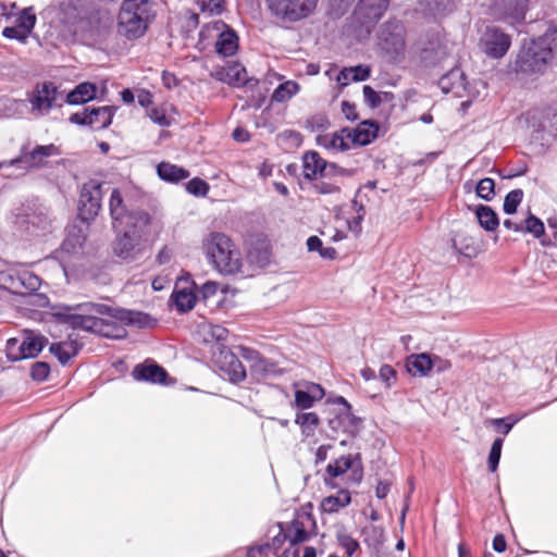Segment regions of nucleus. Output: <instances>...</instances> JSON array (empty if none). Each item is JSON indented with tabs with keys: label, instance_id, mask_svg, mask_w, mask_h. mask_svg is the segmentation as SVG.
Returning a JSON list of instances; mask_svg holds the SVG:
<instances>
[{
	"label": "nucleus",
	"instance_id": "f257e3e1",
	"mask_svg": "<svg viewBox=\"0 0 557 557\" xmlns=\"http://www.w3.org/2000/svg\"><path fill=\"white\" fill-rule=\"evenodd\" d=\"M52 315L55 320L73 329L65 341L52 343L49 351L59 360L66 364L75 357L82 348L78 342L76 330H84L98 334L103 337L117 338L122 336L123 329L113 325L98 315H108L120 320L127 319L131 323L139 326L146 325L147 314L140 312L121 311L104 304L83 302L74 306H55L52 308Z\"/></svg>",
	"mask_w": 557,
	"mask_h": 557
},
{
	"label": "nucleus",
	"instance_id": "f03ea898",
	"mask_svg": "<svg viewBox=\"0 0 557 557\" xmlns=\"http://www.w3.org/2000/svg\"><path fill=\"white\" fill-rule=\"evenodd\" d=\"M62 36L66 41L94 40L101 35L99 12L66 4L61 11Z\"/></svg>",
	"mask_w": 557,
	"mask_h": 557
},
{
	"label": "nucleus",
	"instance_id": "7ed1b4c3",
	"mask_svg": "<svg viewBox=\"0 0 557 557\" xmlns=\"http://www.w3.org/2000/svg\"><path fill=\"white\" fill-rule=\"evenodd\" d=\"M154 17L150 0H123L117 15V33L127 40L141 38Z\"/></svg>",
	"mask_w": 557,
	"mask_h": 557
},
{
	"label": "nucleus",
	"instance_id": "20e7f679",
	"mask_svg": "<svg viewBox=\"0 0 557 557\" xmlns=\"http://www.w3.org/2000/svg\"><path fill=\"white\" fill-rule=\"evenodd\" d=\"M202 250L213 265L222 274H237L242 271L240 252L232 239L220 232H211L202 239Z\"/></svg>",
	"mask_w": 557,
	"mask_h": 557
},
{
	"label": "nucleus",
	"instance_id": "39448f33",
	"mask_svg": "<svg viewBox=\"0 0 557 557\" xmlns=\"http://www.w3.org/2000/svg\"><path fill=\"white\" fill-rule=\"evenodd\" d=\"M59 97L58 86L53 82H41L27 92L25 100L8 99L5 108L10 111L9 115L21 116L29 103L30 113L40 117L49 114L53 108L61 107V103L58 102Z\"/></svg>",
	"mask_w": 557,
	"mask_h": 557
},
{
	"label": "nucleus",
	"instance_id": "423d86ee",
	"mask_svg": "<svg viewBox=\"0 0 557 557\" xmlns=\"http://www.w3.org/2000/svg\"><path fill=\"white\" fill-rule=\"evenodd\" d=\"M556 33H545L536 39L524 42L515 62L516 71L522 74L543 73L553 59L550 41Z\"/></svg>",
	"mask_w": 557,
	"mask_h": 557
},
{
	"label": "nucleus",
	"instance_id": "0eeeda50",
	"mask_svg": "<svg viewBox=\"0 0 557 557\" xmlns=\"http://www.w3.org/2000/svg\"><path fill=\"white\" fill-rule=\"evenodd\" d=\"M132 220V216L129 218ZM134 222L123 224L121 228H113L116 237L113 251L122 260H134L140 252V244L147 227L150 225V214H140L133 218Z\"/></svg>",
	"mask_w": 557,
	"mask_h": 557
},
{
	"label": "nucleus",
	"instance_id": "6e6552de",
	"mask_svg": "<svg viewBox=\"0 0 557 557\" xmlns=\"http://www.w3.org/2000/svg\"><path fill=\"white\" fill-rule=\"evenodd\" d=\"M388 4L389 0H359L351 16V26L358 39L367 38L371 34Z\"/></svg>",
	"mask_w": 557,
	"mask_h": 557
},
{
	"label": "nucleus",
	"instance_id": "1a4fd4ad",
	"mask_svg": "<svg viewBox=\"0 0 557 557\" xmlns=\"http://www.w3.org/2000/svg\"><path fill=\"white\" fill-rule=\"evenodd\" d=\"M267 4L276 18L295 23L310 16L317 8L318 0H267Z\"/></svg>",
	"mask_w": 557,
	"mask_h": 557
},
{
	"label": "nucleus",
	"instance_id": "9d476101",
	"mask_svg": "<svg viewBox=\"0 0 557 557\" xmlns=\"http://www.w3.org/2000/svg\"><path fill=\"white\" fill-rule=\"evenodd\" d=\"M48 339L35 332H26L23 339L9 338L5 355L10 361H20L37 357L45 348Z\"/></svg>",
	"mask_w": 557,
	"mask_h": 557
},
{
	"label": "nucleus",
	"instance_id": "9b49d317",
	"mask_svg": "<svg viewBox=\"0 0 557 557\" xmlns=\"http://www.w3.org/2000/svg\"><path fill=\"white\" fill-rule=\"evenodd\" d=\"M379 46L391 61H397L405 51V29L399 21H387L381 26Z\"/></svg>",
	"mask_w": 557,
	"mask_h": 557
},
{
	"label": "nucleus",
	"instance_id": "f8f14e48",
	"mask_svg": "<svg viewBox=\"0 0 557 557\" xmlns=\"http://www.w3.org/2000/svg\"><path fill=\"white\" fill-rule=\"evenodd\" d=\"M103 184L97 180H89L81 189L79 216L84 221L94 220L101 210Z\"/></svg>",
	"mask_w": 557,
	"mask_h": 557
},
{
	"label": "nucleus",
	"instance_id": "ddd939ff",
	"mask_svg": "<svg viewBox=\"0 0 557 557\" xmlns=\"http://www.w3.org/2000/svg\"><path fill=\"white\" fill-rule=\"evenodd\" d=\"M528 5L529 0H493L490 14L496 21L516 25L524 21Z\"/></svg>",
	"mask_w": 557,
	"mask_h": 557
},
{
	"label": "nucleus",
	"instance_id": "4468645a",
	"mask_svg": "<svg viewBox=\"0 0 557 557\" xmlns=\"http://www.w3.org/2000/svg\"><path fill=\"white\" fill-rule=\"evenodd\" d=\"M312 524L313 521L310 515L298 516L290 523L284 524V532L288 539V548H284L283 553L275 557H289L290 550L294 557H299V548L296 546L309 540L308 527Z\"/></svg>",
	"mask_w": 557,
	"mask_h": 557
},
{
	"label": "nucleus",
	"instance_id": "2eb2a0df",
	"mask_svg": "<svg viewBox=\"0 0 557 557\" xmlns=\"http://www.w3.org/2000/svg\"><path fill=\"white\" fill-rule=\"evenodd\" d=\"M510 45V37L496 27H486L480 39L482 51L494 59L504 57Z\"/></svg>",
	"mask_w": 557,
	"mask_h": 557
},
{
	"label": "nucleus",
	"instance_id": "dca6fc26",
	"mask_svg": "<svg viewBox=\"0 0 557 557\" xmlns=\"http://www.w3.org/2000/svg\"><path fill=\"white\" fill-rule=\"evenodd\" d=\"M221 376L232 383H239L246 379V370L242 361L228 349H221L214 360Z\"/></svg>",
	"mask_w": 557,
	"mask_h": 557
},
{
	"label": "nucleus",
	"instance_id": "f3484780",
	"mask_svg": "<svg viewBox=\"0 0 557 557\" xmlns=\"http://www.w3.org/2000/svg\"><path fill=\"white\" fill-rule=\"evenodd\" d=\"M109 210L112 219V227L121 228L123 224L133 223L134 220L129 219L135 218V215L140 214H149L145 210H128L126 205L124 203V199L121 195V191L115 188L112 190L110 200H109Z\"/></svg>",
	"mask_w": 557,
	"mask_h": 557
},
{
	"label": "nucleus",
	"instance_id": "a211bd4d",
	"mask_svg": "<svg viewBox=\"0 0 557 557\" xmlns=\"http://www.w3.org/2000/svg\"><path fill=\"white\" fill-rule=\"evenodd\" d=\"M304 177L309 181L326 178L336 172L335 164H329L315 151H309L304 156Z\"/></svg>",
	"mask_w": 557,
	"mask_h": 557
},
{
	"label": "nucleus",
	"instance_id": "6ab92c4d",
	"mask_svg": "<svg viewBox=\"0 0 557 557\" xmlns=\"http://www.w3.org/2000/svg\"><path fill=\"white\" fill-rule=\"evenodd\" d=\"M54 145H46V146H37L29 153L10 160V166H16L20 169H29L39 166L44 160V158L50 157L55 152Z\"/></svg>",
	"mask_w": 557,
	"mask_h": 557
},
{
	"label": "nucleus",
	"instance_id": "aec40b11",
	"mask_svg": "<svg viewBox=\"0 0 557 557\" xmlns=\"http://www.w3.org/2000/svg\"><path fill=\"white\" fill-rule=\"evenodd\" d=\"M132 375L136 381L161 384L165 382L168 373L159 364L145 361L134 368Z\"/></svg>",
	"mask_w": 557,
	"mask_h": 557
},
{
	"label": "nucleus",
	"instance_id": "412c9836",
	"mask_svg": "<svg viewBox=\"0 0 557 557\" xmlns=\"http://www.w3.org/2000/svg\"><path fill=\"white\" fill-rule=\"evenodd\" d=\"M317 140L320 146L334 151H346L354 147L349 128H343L331 135L319 136Z\"/></svg>",
	"mask_w": 557,
	"mask_h": 557
},
{
	"label": "nucleus",
	"instance_id": "4be33fe9",
	"mask_svg": "<svg viewBox=\"0 0 557 557\" xmlns=\"http://www.w3.org/2000/svg\"><path fill=\"white\" fill-rule=\"evenodd\" d=\"M438 86L444 94L453 92L455 96L461 97L466 90L463 72L458 67L453 69L440 78Z\"/></svg>",
	"mask_w": 557,
	"mask_h": 557
},
{
	"label": "nucleus",
	"instance_id": "5701e85b",
	"mask_svg": "<svg viewBox=\"0 0 557 557\" xmlns=\"http://www.w3.org/2000/svg\"><path fill=\"white\" fill-rule=\"evenodd\" d=\"M324 389L315 383H307L304 389L295 392V406L299 409H309L315 401L322 399Z\"/></svg>",
	"mask_w": 557,
	"mask_h": 557
},
{
	"label": "nucleus",
	"instance_id": "b1692460",
	"mask_svg": "<svg viewBox=\"0 0 557 557\" xmlns=\"http://www.w3.org/2000/svg\"><path fill=\"white\" fill-rule=\"evenodd\" d=\"M218 81L227 83L234 87H242L248 83L247 71L239 64H233L227 69H221L212 74Z\"/></svg>",
	"mask_w": 557,
	"mask_h": 557
},
{
	"label": "nucleus",
	"instance_id": "393cba45",
	"mask_svg": "<svg viewBox=\"0 0 557 557\" xmlns=\"http://www.w3.org/2000/svg\"><path fill=\"white\" fill-rule=\"evenodd\" d=\"M379 126L373 121H363L355 129H349L354 146L369 145L377 136Z\"/></svg>",
	"mask_w": 557,
	"mask_h": 557
},
{
	"label": "nucleus",
	"instance_id": "a878e982",
	"mask_svg": "<svg viewBox=\"0 0 557 557\" xmlns=\"http://www.w3.org/2000/svg\"><path fill=\"white\" fill-rule=\"evenodd\" d=\"M215 52L221 57H231L238 49L237 34L226 25L225 30L220 34L219 39L214 42Z\"/></svg>",
	"mask_w": 557,
	"mask_h": 557
},
{
	"label": "nucleus",
	"instance_id": "bb28decb",
	"mask_svg": "<svg viewBox=\"0 0 557 557\" xmlns=\"http://www.w3.org/2000/svg\"><path fill=\"white\" fill-rule=\"evenodd\" d=\"M407 371L413 376H426L432 370L431 355L413 354L407 358Z\"/></svg>",
	"mask_w": 557,
	"mask_h": 557
},
{
	"label": "nucleus",
	"instance_id": "cd10ccee",
	"mask_svg": "<svg viewBox=\"0 0 557 557\" xmlns=\"http://www.w3.org/2000/svg\"><path fill=\"white\" fill-rule=\"evenodd\" d=\"M97 86L89 82L78 84L66 96L69 104H83L96 98Z\"/></svg>",
	"mask_w": 557,
	"mask_h": 557
},
{
	"label": "nucleus",
	"instance_id": "c85d7f7f",
	"mask_svg": "<svg viewBox=\"0 0 557 557\" xmlns=\"http://www.w3.org/2000/svg\"><path fill=\"white\" fill-rule=\"evenodd\" d=\"M371 70L366 65L343 69L336 76L337 83L345 87L351 82H363L370 77Z\"/></svg>",
	"mask_w": 557,
	"mask_h": 557
},
{
	"label": "nucleus",
	"instance_id": "c756f323",
	"mask_svg": "<svg viewBox=\"0 0 557 557\" xmlns=\"http://www.w3.org/2000/svg\"><path fill=\"white\" fill-rule=\"evenodd\" d=\"M158 176L169 183H178L189 177V172L182 166L170 162H161L157 166Z\"/></svg>",
	"mask_w": 557,
	"mask_h": 557
},
{
	"label": "nucleus",
	"instance_id": "7c9ffc66",
	"mask_svg": "<svg viewBox=\"0 0 557 557\" xmlns=\"http://www.w3.org/2000/svg\"><path fill=\"white\" fill-rule=\"evenodd\" d=\"M251 372L259 379H264L270 375H275L278 371L275 363L261 357L257 351H250Z\"/></svg>",
	"mask_w": 557,
	"mask_h": 557
},
{
	"label": "nucleus",
	"instance_id": "2f4dec72",
	"mask_svg": "<svg viewBox=\"0 0 557 557\" xmlns=\"http://www.w3.org/2000/svg\"><path fill=\"white\" fill-rule=\"evenodd\" d=\"M475 215L478 218L480 226L484 228L486 232H494L499 225V220L496 212L488 206H476Z\"/></svg>",
	"mask_w": 557,
	"mask_h": 557
},
{
	"label": "nucleus",
	"instance_id": "473e14b6",
	"mask_svg": "<svg viewBox=\"0 0 557 557\" xmlns=\"http://www.w3.org/2000/svg\"><path fill=\"white\" fill-rule=\"evenodd\" d=\"M114 111L115 109L109 106L91 108L90 127L92 129H103L108 127L112 122Z\"/></svg>",
	"mask_w": 557,
	"mask_h": 557
},
{
	"label": "nucleus",
	"instance_id": "72a5a7b5",
	"mask_svg": "<svg viewBox=\"0 0 557 557\" xmlns=\"http://www.w3.org/2000/svg\"><path fill=\"white\" fill-rule=\"evenodd\" d=\"M199 333L202 336L203 341L207 343L225 342L228 335V331L224 326L212 324L210 322H203L202 324H200Z\"/></svg>",
	"mask_w": 557,
	"mask_h": 557
},
{
	"label": "nucleus",
	"instance_id": "f704fd0d",
	"mask_svg": "<svg viewBox=\"0 0 557 557\" xmlns=\"http://www.w3.org/2000/svg\"><path fill=\"white\" fill-rule=\"evenodd\" d=\"M227 24L221 20H215L205 24L199 32V44L206 47L210 41L219 39L220 34L225 30Z\"/></svg>",
	"mask_w": 557,
	"mask_h": 557
},
{
	"label": "nucleus",
	"instance_id": "c9c22d12",
	"mask_svg": "<svg viewBox=\"0 0 557 557\" xmlns=\"http://www.w3.org/2000/svg\"><path fill=\"white\" fill-rule=\"evenodd\" d=\"M300 90V86L295 81H285L281 83L271 96L272 102L283 103L290 100Z\"/></svg>",
	"mask_w": 557,
	"mask_h": 557
},
{
	"label": "nucleus",
	"instance_id": "e433bc0d",
	"mask_svg": "<svg viewBox=\"0 0 557 557\" xmlns=\"http://www.w3.org/2000/svg\"><path fill=\"white\" fill-rule=\"evenodd\" d=\"M172 300L180 312H186L194 308L196 304V295L189 288H175Z\"/></svg>",
	"mask_w": 557,
	"mask_h": 557
},
{
	"label": "nucleus",
	"instance_id": "4c0bfd02",
	"mask_svg": "<svg viewBox=\"0 0 557 557\" xmlns=\"http://www.w3.org/2000/svg\"><path fill=\"white\" fill-rule=\"evenodd\" d=\"M350 500V493L346 490H341L336 495L324 498L322 502V508L325 512H336L341 508L349 505Z\"/></svg>",
	"mask_w": 557,
	"mask_h": 557
},
{
	"label": "nucleus",
	"instance_id": "58836bf2",
	"mask_svg": "<svg viewBox=\"0 0 557 557\" xmlns=\"http://www.w3.org/2000/svg\"><path fill=\"white\" fill-rule=\"evenodd\" d=\"M18 295H27L36 292L40 287V278L33 272L22 269L18 275Z\"/></svg>",
	"mask_w": 557,
	"mask_h": 557
},
{
	"label": "nucleus",
	"instance_id": "ea45409f",
	"mask_svg": "<svg viewBox=\"0 0 557 557\" xmlns=\"http://www.w3.org/2000/svg\"><path fill=\"white\" fill-rule=\"evenodd\" d=\"M295 422L300 426L302 435L310 437L314 434L320 423V419L315 412H305L298 413Z\"/></svg>",
	"mask_w": 557,
	"mask_h": 557
},
{
	"label": "nucleus",
	"instance_id": "a19ab883",
	"mask_svg": "<svg viewBox=\"0 0 557 557\" xmlns=\"http://www.w3.org/2000/svg\"><path fill=\"white\" fill-rule=\"evenodd\" d=\"M363 542L369 548L379 552L384 542V531L377 525H368L362 530Z\"/></svg>",
	"mask_w": 557,
	"mask_h": 557
},
{
	"label": "nucleus",
	"instance_id": "79ce46f5",
	"mask_svg": "<svg viewBox=\"0 0 557 557\" xmlns=\"http://www.w3.org/2000/svg\"><path fill=\"white\" fill-rule=\"evenodd\" d=\"M14 25L30 34L36 24V14L32 7L25 8L17 12L15 10Z\"/></svg>",
	"mask_w": 557,
	"mask_h": 557
},
{
	"label": "nucleus",
	"instance_id": "37998d69",
	"mask_svg": "<svg viewBox=\"0 0 557 557\" xmlns=\"http://www.w3.org/2000/svg\"><path fill=\"white\" fill-rule=\"evenodd\" d=\"M18 275L20 270L17 269H8L0 271V287L9 290L12 294H20Z\"/></svg>",
	"mask_w": 557,
	"mask_h": 557
},
{
	"label": "nucleus",
	"instance_id": "c03bdc74",
	"mask_svg": "<svg viewBox=\"0 0 557 557\" xmlns=\"http://www.w3.org/2000/svg\"><path fill=\"white\" fill-rule=\"evenodd\" d=\"M446 57L447 50L441 45L432 48H425L421 52V61L425 66L436 65L441 63Z\"/></svg>",
	"mask_w": 557,
	"mask_h": 557
},
{
	"label": "nucleus",
	"instance_id": "a18cd8bd",
	"mask_svg": "<svg viewBox=\"0 0 557 557\" xmlns=\"http://www.w3.org/2000/svg\"><path fill=\"white\" fill-rule=\"evenodd\" d=\"M336 540L347 556L351 557L359 548V542L354 539L344 528L336 532Z\"/></svg>",
	"mask_w": 557,
	"mask_h": 557
},
{
	"label": "nucleus",
	"instance_id": "49530a36",
	"mask_svg": "<svg viewBox=\"0 0 557 557\" xmlns=\"http://www.w3.org/2000/svg\"><path fill=\"white\" fill-rule=\"evenodd\" d=\"M352 467L351 456H342L334 462L329 463L326 472L331 478H337L347 472Z\"/></svg>",
	"mask_w": 557,
	"mask_h": 557
},
{
	"label": "nucleus",
	"instance_id": "de8ad7c7",
	"mask_svg": "<svg viewBox=\"0 0 557 557\" xmlns=\"http://www.w3.org/2000/svg\"><path fill=\"white\" fill-rule=\"evenodd\" d=\"M523 199V191L521 189H513L509 191L505 199L503 205V210L506 214H513L519 205L521 203Z\"/></svg>",
	"mask_w": 557,
	"mask_h": 557
},
{
	"label": "nucleus",
	"instance_id": "09e8293b",
	"mask_svg": "<svg viewBox=\"0 0 557 557\" xmlns=\"http://www.w3.org/2000/svg\"><path fill=\"white\" fill-rule=\"evenodd\" d=\"M523 228V233H530L535 238L542 237L545 233L544 223L532 213H530L529 216L524 220Z\"/></svg>",
	"mask_w": 557,
	"mask_h": 557
},
{
	"label": "nucleus",
	"instance_id": "8fccbe9b",
	"mask_svg": "<svg viewBox=\"0 0 557 557\" xmlns=\"http://www.w3.org/2000/svg\"><path fill=\"white\" fill-rule=\"evenodd\" d=\"M476 195L481 199L490 201L495 196V182L490 177H485L479 181L476 185Z\"/></svg>",
	"mask_w": 557,
	"mask_h": 557
},
{
	"label": "nucleus",
	"instance_id": "3c124183",
	"mask_svg": "<svg viewBox=\"0 0 557 557\" xmlns=\"http://www.w3.org/2000/svg\"><path fill=\"white\" fill-rule=\"evenodd\" d=\"M469 239L470 238L466 236L462 237L461 240L453 239V248L457 253L472 258L478 255V248L473 245V243H469Z\"/></svg>",
	"mask_w": 557,
	"mask_h": 557
},
{
	"label": "nucleus",
	"instance_id": "603ef678",
	"mask_svg": "<svg viewBox=\"0 0 557 557\" xmlns=\"http://www.w3.org/2000/svg\"><path fill=\"white\" fill-rule=\"evenodd\" d=\"M503 443H504V440L498 437V438H495L492 444V447H491V450L488 454V460H487L488 469L491 472H495L497 470V467H498V463L500 460V456H502Z\"/></svg>",
	"mask_w": 557,
	"mask_h": 557
},
{
	"label": "nucleus",
	"instance_id": "864d4df0",
	"mask_svg": "<svg viewBox=\"0 0 557 557\" xmlns=\"http://www.w3.org/2000/svg\"><path fill=\"white\" fill-rule=\"evenodd\" d=\"M50 374V366L45 361H36L32 364L29 375L35 382H44Z\"/></svg>",
	"mask_w": 557,
	"mask_h": 557
},
{
	"label": "nucleus",
	"instance_id": "5fc2aeb1",
	"mask_svg": "<svg viewBox=\"0 0 557 557\" xmlns=\"http://www.w3.org/2000/svg\"><path fill=\"white\" fill-rule=\"evenodd\" d=\"M336 403L343 405L344 411L330 419L329 424L334 431L342 429L343 421L349 418L350 411V405L344 397H337Z\"/></svg>",
	"mask_w": 557,
	"mask_h": 557
},
{
	"label": "nucleus",
	"instance_id": "6e6d98bb",
	"mask_svg": "<svg viewBox=\"0 0 557 557\" xmlns=\"http://www.w3.org/2000/svg\"><path fill=\"white\" fill-rule=\"evenodd\" d=\"M209 184L206 181L198 177L190 180L186 184V190L196 197H206L207 194L209 193Z\"/></svg>",
	"mask_w": 557,
	"mask_h": 557
},
{
	"label": "nucleus",
	"instance_id": "4d7b16f0",
	"mask_svg": "<svg viewBox=\"0 0 557 557\" xmlns=\"http://www.w3.org/2000/svg\"><path fill=\"white\" fill-rule=\"evenodd\" d=\"M518 421L519 418L508 416L505 418L490 419L487 423L494 425L498 432H502L503 434L506 435L511 431V429Z\"/></svg>",
	"mask_w": 557,
	"mask_h": 557
},
{
	"label": "nucleus",
	"instance_id": "13d9d810",
	"mask_svg": "<svg viewBox=\"0 0 557 557\" xmlns=\"http://www.w3.org/2000/svg\"><path fill=\"white\" fill-rule=\"evenodd\" d=\"M198 5L202 13L219 15L224 10V0H199Z\"/></svg>",
	"mask_w": 557,
	"mask_h": 557
},
{
	"label": "nucleus",
	"instance_id": "bf43d9fd",
	"mask_svg": "<svg viewBox=\"0 0 557 557\" xmlns=\"http://www.w3.org/2000/svg\"><path fill=\"white\" fill-rule=\"evenodd\" d=\"M379 377L387 388L392 387L397 380L396 370L389 364H383L379 371Z\"/></svg>",
	"mask_w": 557,
	"mask_h": 557
},
{
	"label": "nucleus",
	"instance_id": "052dcab7",
	"mask_svg": "<svg viewBox=\"0 0 557 557\" xmlns=\"http://www.w3.org/2000/svg\"><path fill=\"white\" fill-rule=\"evenodd\" d=\"M2 35H3V37H5L8 39H15L20 42L25 44L30 34L26 33L25 30H23L22 28H20L17 26L13 25V26L4 27L2 30Z\"/></svg>",
	"mask_w": 557,
	"mask_h": 557
},
{
	"label": "nucleus",
	"instance_id": "680f3d73",
	"mask_svg": "<svg viewBox=\"0 0 557 557\" xmlns=\"http://www.w3.org/2000/svg\"><path fill=\"white\" fill-rule=\"evenodd\" d=\"M363 98L368 107L375 109L382 103L381 96L369 85L363 86Z\"/></svg>",
	"mask_w": 557,
	"mask_h": 557
},
{
	"label": "nucleus",
	"instance_id": "e2e57ef3",
	"mask_svg": "<svg viewBox=\"0 0 557 557\" xmlns=\"http://www.w3.org/2000/svg\"><path fill=\"white\" fill-rule=\"evenodd\" d=\"M278 533L273 536L271 542H268L272 553H277L280 549L284 548L285 543H288V539L284 532V523H278Z\"/></svg>",
	"mask_w": 557,
	"mask_h": 557
},
{
	"label": "nucleus",
	"instance_id": "0e129e2a",
	"mask_svg": "<svg viewBox=\"0 0 557 557\" xmlns=\"http://www.w3.org/2000/svg\"><path fill=\"white\" fill-rule=\"evenodd\" d=\"M315 184L313 185L317 193L322 195H330L339 191V187L337 184L332 182H326L324 178L315 180Z\"/></svg>",
	"mask_w": 557,
	"mask_h": 557
},
{
	"label": "nucleus",
	"instance_id": "69168bd1",
	"mask_svg": "<svg viewBox=\"0 0 557 557\" xmlns=\"http://www.w3.org/2000/svg\"><path fill=\"white\" fill-rule=\"evenodd\" d=\"M150 120L160 125V126H169L171 121L166 115L165 111L161 108H152L148 113Z\"/></svg>",
	"mask_w": 557,
	"mask_h": 557
},
{
	"label": "nucleus",
	"instance_id": "338daca9",
	"mask_svg": "<svg viewBox=\"0 0 557 557\" xmlns=\"http://www.w3.org/2000/svg\"><path fill=\"white\" fill-rule=\"evenodd\" d=\"M271 553L270 544L263 543L248 547L247 557H268Z\"/></svg>",
	"mask_w": 557,
	"mask_h": 557
},
{
	"label": "nucleus",
	"instance_id": "774afa93",
	"mask_svg": "<svg viewBox=\"0 0 557 557\" xmlns=\"http://www.w3.org/2000/svg\"><path fill=\"white\" fill-rule=\"evenodd\" d=\"M91 108H86L82 112L73 113L70 116V122L77 125L90 126Z\"/></svg>",
	"mask_w": 557,
	"mask_h": 557
}]
</instances>
